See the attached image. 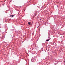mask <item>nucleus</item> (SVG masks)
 Segmentation results:
<instances>
[{
	"label": "nucleus",
	"instance_id": "nucleus-3",
	"mask_svg": "<svg viewBox=\"0 0 65 65\" xmlns=\"http://www.w3.org/2000/svg\"><path fill=\"white\" fill-rule=\"evenodd\" d=\"M46 41H50V40L48 39L47 40H46Z\"/></svg>",
	"mask_w": 65,
	"mask_h": 65
},
{
	"label": "nucleus",
	"instance_id": "nucleus-1",
	"mask_svg": "<svg viewBox=\"0 0 65 65\" xmlns=\"http://www.w3.org/2000/svg\"><path fill=\"white\" fill-rule=\"evenodd\" d=\"M30 23H31L30 22H28V24H29L30 25H31V24H30Z\"/></svg>",
	"mask_w": 65,
	"mask_h": 65
},
{
	"label": "nucleus",
	"instance_id": "nucleus-2",
	"mask_svg": "<svg viewBox=\"0 0 65 65\" xmlns=\"http://www.w3.org/2000/svg\"><path fill=\"white\" fill-rule=\"evenodd\" d=\"M10 17H13L14 16V15H13L12 16L10 15Z\"/></svg>",
	"mask_w": 65,
	"mask_h": 65
},
{
	"label": "nucleus",
	"instance_id": "nucleus-4",
	"mask_svg": "<svg viewBox=\"0 0 65 65\" xmlns=\"http://www.w3.org/2000/svg\"><path fill=\"white\" fill-rule=\"evenodd\" d=\"M36 15H37L36 14H35V16H36Z\"/></svg>",
	"mask_w": 65,
	"mask_h": 65
}]
</instances>
